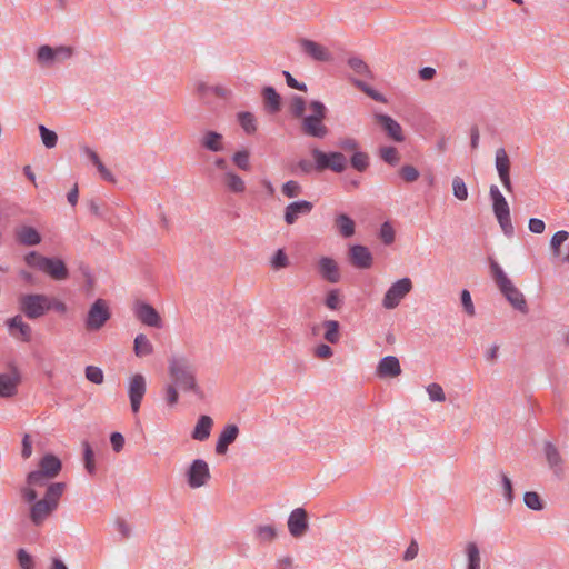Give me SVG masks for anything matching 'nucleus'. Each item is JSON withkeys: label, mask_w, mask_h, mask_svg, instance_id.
I'll use <instances>...</instances> for the list:
<instances>
[{"label": "nucleus", "mask_w": 569, "mask_h": 569, "mask_svg": "<svg viewBox=\"0 0 569 569\" xmlns=\"http://www.w3.org/2000/svg\"><path fill=\"white\" fill-rule=\"evenodd\" d=\"M200 146L211 152H221L224 150V138L221 133L209 130L206 131L199 141Z\"/></svg>", "instance_id": "obj_28"}, {"label": "nucleus", "mask_w": 569, "mask_h": 569, "mask_svg": "<svg viewBox=\"0 0 569 569\" xmlns=\"http://www.w3.org/2000/svg\"><path fill=\"white\" fill-rule=\"evenodd\" d=\"M525 505L535 511H540L543 509V503L539 497V495L535 491H528L523 496Z\"/></svg>", "instance_id": "obj_53"}, {"label": "nucleus", "mask_w": 569, "mask_h": 569, "mask_svg": "<svg viewBox=\"0 0 569 569\" xmlns=\"http://www.w3.org/2000/svg\"><path fill=\"white\" fill-rule=\"evenodd\" d=\"M24 260L29 267L47 273L54 280H66L69 276L66 263L59 258H48L32 251L24 257Z\"/></svg>", "instance_id": "obj_5"}, {"label": "nucleus", "mask_w": 569, "mask_h": 569, "mask_svg": "<svg viewBox=\"0 0 569 569\" xmlns=\"http://www.w3.org/2000/svg\"><path fill=\"white\" fill-rule=\"evenodd\" d=\"M301 47L303 52L310 56L316 61L326 62L332 59V56L329 52V50L316 41L305 39L301 41Z\"/></svg>", "instance_id": "obj_25"}, {"label": "nucleus", "mask_w": 569, "mask_h": 569, "mask_svg": "<svg viewBox=\"0 0 569 569\" xmlns=\"http://www.w3.org/2000/svg\"><path fill=\"white\" fill-rule=\"evenodd\" d=\"M18 302L19 310L28 319H38L49 311L48 296L42 293L21 295Z\"/></svg>", "instance_id": "obj_8"}, {"label": "nucleus", "mask_w": 569, "mask_h": 569, "mask_svg": "<svg viewBox=\"0 0 569 569\" xmlns=\"http://www.w3.org/2000/svg\"><path fill=\"white\" fill-rule=\"evenodd\" d=\"M461 303H462L463 310L466 311V313L468 316H475V313H476L475 306H473V302L471 299V295L467 289H463L461 291Z\"/></svg>", "instance_id": "obj_64"}, {"label": "nucleus", "mask_w": 569, "mask_h": 569, "mask_svg": "<svg viewBox=\"0 0 569 569\" xmlns=\"http://www.w3.org/2000/svg\"><path fill=\"white\" fill-rule=\"evenodd\" d=\"M51 479L52 478L47 477V475L37 469L28 473L26 481L28 486L44 487Z\"/></svg>", "instance_id": "obj_47"}, {"label": "nucleus", "mask_w": 569, "mask_h": 569, "mask_svg": "<svg viewBox=\"0 0 569 569\" xmlns=\"http://www.w3.org/2000/svg\"><path fill=\"white\" fill-rule=\"evenodd\" d=\"M322 327L325 329L323 338L329 343H337L340 340V325L337 320H325L322 322Z\"/></svg>", "instance_id": "obj_38"}, {"label": "nucleus", "mask_w": 569, "mask_h": 569, "mask_svg": "<svg viewBox=\"0 0 569 569\" xmlns=\"http://www.w3.org/2000/svg\"><path fill=\"white\" fill-rule=\"evenodd\" d=\"M496 219H497L501 230L503 231V233L507 237H512L513 232H515V229H513V226H512V222H511L510 213L507 214V216L498 217Z\"/></svg>", "instance_id": "obj_63"}, {"label": "nucleus", "mask_w": 569, "mask_h": 569, "mask_svg": "<svg viewBox=\"0 0 569 569\" xmlns=\"http://www.w3.org/2000/svg\"><path fill=\"white\" fill-rule=\"evenodd\" d=\"M86 378L96 385H101L103 382V371L99 367L88 366L86 368Z\"/></svg>", "instance_id": "obj_58"}, {"label": "nucleus", "mask_w": 569, "mask_h": 569, "mask_svg": "<svg viewBox=\"0 0 569 569\" xmlns=\"http://www.w3.org/2000/svg\"><path fill=\"white\" fill-rule=\"evenodd\" d=\"M281 192L287 198H297L302 193V187L298 181L289 180L282 184Z\"/></svg>", "instance_id": "obj_50"}, {"label": "nucleus", "mask_w": 569, "mask_h": 569, "mask_svg": "<svg viewBox=\"0 0 569 569\" xmlns=\"http://www.w3.org/2000/svg\"><path fill=\"white\" fill-rule=\"evenodd\" d=\"M227 92L228 91L222 87H211L202 81H199L196 84V93L198 94L199 99H201L203 102H209L211 96L224 98Z\"/></svg>", "instance_id": "obj_32"}, {"label": "nucleus", "mask_w": 569, "mask_h": 569, "mask_svg": "<svg viewBox=\"0 0 569 569\" xmlns=\"http://www.w3.org/2000/svg\"><path fill=\"white\" fill-rule=\"evenodd\" d=\"M164 398H166L167 403L171 407L178 403L179 393L177 390V386L173 382L168 383L164 387Z\"/></svg>", "instance_id": "obj_59"}, {"label": "nucleus", "mask_w": 569, "mask_h": 569, "mask_svg": "<svg viewBox=\"0 0 569 569\" xmlns=\"http://www.w3.org/2000/svg\"><path fill=\"white\" fill-rule=\"evenodd\" d=\"M134 317L143 325L162 328V319L159 312L148 302L137 301L133 307Z\"/></svg>", "instance_id": "obj_12"}, {"label": "nucleus", "mask_w": 569, "mask_h": 569, "mask_svg": "<svg viewBox=\"0 0 569 569\" xmlns=\"http://www.w3.org/2000/svg\"><path fill=\"white\" fill-rule=\"evenodd\" d=\"M210 479V469L208 463L202 459H196L187 471L188 485L192 489L204 486Z\"/></svg>", "instance_id": "obj_11"}, {"label": "nucleus", "mask_w": 569, "mask_h": 569, "mask_svg": "<svg viewBox=\"0 0 569 569\" xmlns=\"http://www.w3.org/2000/svg\"><path fill=\"white\" fill-rule=\"evenodd\" d=\"M379 236H380L381 241L385 244L389 246V244L393 243L395 229L389 221H386L381 224Z\"/></svg>", "instance_id": "obj_56"}, {"label": "nucleus", "mask_w": 569, "mask_h": 569, "mask_svg": "<svg viewBox=\"0 0 569 569\" xmlns=\"http://www.w3.org/2000/svg\"><path fill=\"white\" fill-rule=\"evenodd\" d=\"M313 209V203L307 200H298L290 202L283 212V220L287 224L291 226L302 217L308 216Z\"/></svg>", "instance_id": "obj_17"}, {"label": "nucleus", "mask_w": 569, "mask_h": 569, "mask_svg": "<svg viewBox=\"0 0 569 569\" xmlns=\"http://www.w3.org/2000/svg\"><path fill=\"white\" fill-rule=\"evenodd\" d=\"M491 277L507 301L518 311L528 312V305L523 293L512 283L499 263L490 261Z\"/></svg>", "instance_id": "obj_3"}, {"label": "nucleus", "mask_w": 569, "mask_h": 569, "mask_svg": "<svg viewBox=\"0 0 569 569\" xmlns=\"http://www.w3.org/2000/svg\"><path fill=\"white\" fill-rule=\"evenodd\" d=\"M401 373L400 362L395 356H386L380 359L377 368L376 375L379 378H395Z\"/></svg>", "instance_id": "obj_23"}, {"label": "nucleus", "mask_w": 569, "mask_h": 569, "mask_svg": "<svg viewBox=\"0 0 569 569\" xmlns=\"http://www.w3.org/2000/svg\"><path fill=\"white\" fill-rule=\"evenodd\" d=\"M325 303L331 310L339 309L340 305H341V299H340L339 290L338 289H331L328 292L327 297H326Z\"/></svg>", "instance_id": "obj_60"}, {"label": "nucleus", "mask_w": 569, "mask_h": 569, "mask_svg": "<svg viewBox=\"0 0 569 569\" xmlns=\"http://www.w3.org/2000/svg\"><path fill=\"white\" fill-rule=\"evenodd\" d=\"M568 238H569V232L566 230L557 231L552 236V238L550 240V248H551V253H552L553 259L558 260L560 258V254H561L560 247L565 241L568 240Z\"/></svg>", "instance_id": "obj_42"}, {"label": "nucleus", "mask_w": 569, "mask_h": 569, "mask_svg": "<svg viewBox=\"0 0 569 569\" xmlns=\"http://www.w3.org/2000/svg\"><path fill=\"white\" fill-rule=\"evenodd\" d=\"M495 164L503 188L508 192H512V183L510 179V159L503 148L497 149Z\"/></svg>", "instance_id": "obj_16"}, {"label": "nucleus", "mask_w": 569, "mask_h": 569, "mask_svg": "<svg viewBox=\"0 0 569 569\" xmlns=\"http://www.w3.org/2000/svg\"><path fill=\"white\" fill-rule=\"evenodd\" d=\"M412 281L408 277L401 278L393 282L383 296V308L387 310L397 308L401 300L412 290Z\"/></svg>", "instance_id": "obj_10"}, {"label": "nucleus", "mask_w": 569, "mask_h": 569, "mask_svg": "<svg viewBox=\"0 0 569 569\" xmlns=\"http://www.w3.org/2000/svg\"><path fill=\"white\" fill-rule=\"evenodd\" d=\"M64 482H51L48 485L42 499L31 505L29 518L33 526L40 527L58 509L59 501L66 490Z\"/></svg>", "instance_id": "obj_2"}, {"label": "nucleus", "mask_w": 569, "mask_h": 569, "mask_svg": "<svg viewBox=\"0 0 569 569\" xmlns=\"http://www.w3.org/2000/svg\"><path fill=\"white\" fill-rule=\"evenodd\" d=\"M429 399L431 401L443 402L446 401V395L442 387L439 383L432 382L426 388Z\"/></svg>", "instance_id": "obj_55"}, {"label": "nucleus", "mask_w": 569, "mask_h": 569, "mask_svg": "<svg viewBox=\"0 0 569 569\" xmlns=\"http://www.w3.org/2000/svg\"><path fill=\"white\" fill-rule=\"evenodd\" d=\"M277 536V528L272 525H260L254 529V537L261 543L272 542Z\"/></svg>", "instance_id": "obj_37"}, {"label": "nucleus", "mask_w": 569, "mask_h": 569, "mask_svg": "<svg viewBox=\"0 0 569 569\" xmlns=\"http://www.w3.org/2000/svg\"><path fill=\"white\" fill-rule=\"evenodd\" d=\"M82 449H83L84 468L88 471V473L94 475L96 462H94L93 449L87 440L82 441Z\"/></svg>", "instance_id": "obj_44"}, {"label": "nucleus", "mask_w": 569, "mask_h": 569, "mask_svg": "<svg viewBox=\"0 0 569 569\" xmlns=\"http://www.w3.org/2000/svg\"><path fill=\"white\" fill-rule=\"evenodd\" d=\"M20 380V373L17 369H13L9 373H0V398L16 396Z\"/></svg>", "instance_id": "obj_21"}, {"label": "nucleus", "mask_w": 569, "mask_h": 569, "mask_svg": "<svg viewBox=\"0 0 569 569\" xmlns=\"http://www.w3.org/2000/svg\"><path fill=\"white\" fill-rule=\"evenodd\" d=\"M306 111V100L300 96H295L290 102V112L293 118L301 119Z\"/></svg>", "instance_id": "obj_52"}, {"label": "nucleus", "mask_w": 569, "mask_h": 569, "mask_svg": "<svg viewBox=\"0 0 569 569\" xmlns=\"http://www.w3.org/2000/svg\"><path fill=\"white\" fill-rule=\"evenodd\" d=\"M348 254L350 263L358 269H369L373 263V257L366 246L353 244Z\"/></svg>", "instance_id": "obj_18"}, {"label": "nucleus", "mask_w": 569, "mask_h": 569, "mask_svg": "<svg viewBox=\"0 0 569 569\" xmlns=\"http://www.w3.org/2000/svg\"><path fill=\"white\" fill-rule=\"evenodd\" d=\"M266 109L269 113H277L280 111L281 102L280 96L277 93L274 88L264 87L262 90Z\"/></svg>", "instance_id": "obj_35"}, {"label": "nucleus", "mask_w": 569, "mask_h": 569, "mask_svg": "<svg viewBox=\"0 0 569 569\" xmlns=\"http://www.w3.org/2000/svg\"><path fill=\"white\" fill-rule=\"evenodd\" d=\"M310 114L301 118V132L310 138L323 139L328 136L329 129L323 123L327 117V107L318 100L309 103Z\"/></svg>", "instance_id": "obj_4"}, {"label": "nucleus", "mask_w": 569, "mask_h": 569, "mask_svg": "<svg viewBox=\"0 0 569 569\" xmlns=\"http://www.w3.org/2000/svg\"><path fill=\"white\" fill-rule=\"evenodd\" d=\"M238 122L247 134H252L257 131L256 117L249 111H241L238 113Z\"/></svg>", "instance_id": "obj_39"}, {"label": "nucleus", "mask_w": 569, "mask_h": 569, "mask_svg": "<svg viewBox=\"0 0 569 569\" xmlns=\"http://www.w3.org/2000/svg\"><path fill=\"white\" fill-rule=\"evenodd\" d=\"M38 469L47 475V477L49 478H56L61 469H62V463H61V460L52 455V453H46L39 461L38 463Z\"/></svg>", "instance_id": "obj_27"}, {"label": "nucleus", "mask_w": 569, "mask_h": 569, "mask_svg": "<svg viewBox=\"0 0 569 569\" xmlns=\"http://www.w3.org/2000/svg\"><path fill=\"white\" fill-rule=\"evenodd\" d=\"M543 453L549 469L552 471L555 477L561 479L565 473V459L557 446L551 441H546L543 443Z\"/></svg>", "instance_id": "obj_15"}, {"label": "nucleus", "mask_w": 569, "mask_h": 569, "mask_svg": "<svg viewBox=\"0 0 569 569\" xmlns=\"http://www.w3.org/2000/svg\"><path fill=\"white\" fill-rule=\"evenodd\" d=\"M153 351V345L144 333L136 336L133 341V352L138 358L150 356Z\"/></svg>", "instance_id": "obj_34"}, {"label": "nucleus", "mask_w": 569, "mask_h": 569, "mask_svg": "<svg viewBox=\"0 0 569 569\" xmlns=\"http://www.w3.org/2000/svg\"><path fill=\"white\" fill-rule=\"evenodd\" d=\"M169 375L172 382L182 391H190L202 397L203 392L197 382V367L186 356H174L169 360Z\"/></svg>", "instance_id": "obj_1"}, {"label": "nucleus", "mask_w": 569, "mask_h": 569, "mask_svg": "<svg viewBox=\"0 0 569 569\" xmlns=\"http://www.w3.org/2000/svg\"><path fill=\"white\" fill-rule=\"evenodd\" d=\"M376 122L383 129L390 139L396 142L405 141V134L401 126L388 114H375Z\"/></svg>", "instance_id": "obj_19"}, {"label": "nucleus", "mask_w": 569, "mask_h": 569, "mask_svg": "<svg viewBox=\"0 0 569 569\" xmlns=\"http://www.w3.org/2000/svg\"><path fill=\"white\" fill-rule=\"evenodd\" d=\"M311 154L315 160L317 171L331 170L336 173L343 172L348 167V160L342 152H323L317 148L312 149Z\"/></svg>", "instance_id": "obj_7"}, {"label": "nucleus", "mask_w": 569, "mask_h": 569, "mask_svg": "<svg viewBox=\"0 0 569 569\" xmlns=\"http://www.w3.org/2000/svg\"><path fill=\"white\" fill-rule=\"evenodd\" d=\"M110 317L111 311L108 302L99 298L89 308L84 320L86 329L88 331H98L106 325Z\"/></svg>", "instance_id": "obj_9"}, {"label": "nucleus", "mask_w": 569, "mask_h": 569, "mask_svg": "<svg viewBox=\"0 0 569 569\" xmlns=\"http://www.w3.org/2000/svg\"><path fill=\"white\" fill-rule=\"evenodd\" d=\"M352 71L359 76L372 79V72L369 66L359 57H351L347 61Z\"/></svg>", "instance_id": "obj_40"}, {"label": "nucleus", "mask_w": 569, "mask_h": 569, "mask_svg": "<svg viewBox=\"0 0 569 569\" xmlns=\"http://www.w3.org/2000/svg\"><path fill=\"white\" fill-rule=\"evenodd\" d=\"M501 486H502V492L505 496V499L507 502H511L513 499V490H512V482L511 479L505 473L501 472Z\"/></svg>", "instance_id": "obj_61"}, {"label": "nucleus", "mask_w": 569, "mask_h": 569, "mask_svg": "<svg viewBox=\"0 0 569 569\" xmlns=\"http://www.w3.org/2000/svg\"><path fill=\"white\" fill-rule=\"evenodd\" d=\"M489 194L492 201V210L496 218L510 213L509 204L496 184L490 186Z\"/></svg>", "instance_id": "obj_30"}, {"label": "nucleus", "mask_w": 569, "mask_h": 569, "mask_svg": "<svg viewBox=\"0 0 569 569\" xmlns=\"http://www.w3.org/2000/svg\"><path fill=\"white\" fill-rule=\"evenodd\" d=\"M380 158L388 164L395 167L400 161V154L397 148L387 146L379 149Z\"/></svg>", "instance_id": "obj_43"}, {"label": "nucleus", "mask_w": 569, "mask_h": 569, "mask_svg": "<svg viewBox=\"0 0 569 569\" xmlns=\"http://www.w3.org/2000/svg\"><path fill=\"white\" fill-rule=\"evenodd\" d=\"M335 227L343 238H350L355 234L356 223L346 213H339L336 216Z\"/></svg>", "instance_id": "obj_33"}, {"label": "nucleus", "mask_w": 569, "mask_h": 569, "mask_svg": "<svg viewBox=\"0 0 569 569\" xmlns=\"http://www.w3.org/2000/svg\"><path fill=\"white\" fill-rule=\"evenodd\" d=\"M337 146L341 150H343L346 152H352V153L360 149L359 142L355 138L339 139V141L337 142Z\"/></svg>", "instance_id": "obj_62"}, {"label": "nucleus", "mask_w": 569, "mask_h": 569, "mask_svg": "<svg viewBox=\"0 0 569 569\" xmlns=\"http://www.w3.org/2000/svg\"><path fill=\"white\" fill-rule=\"evenodd\" d=\"M147 390L146 378L141 373L133 375L129 380L128 396L130 399V406L133 413H137L140 409L141 401Z\"/></svg>", "instance_id": "obj_13"}, {"label": "nucleus", "mask_w": 569, "mask_h": 569, "mask_svg": "<svg viewBox=\"0 0 569 569\" xmlns=\"http://www.w3.org/2000/svg\"><path fill=\"white\" fill-rule=\"evenodd\" d=\"M10 336L16 339L29 342L31 340V327L23 321L22 316L17 315L6 321Z\"/></svg>", "instance_id": "obj_20"}, {"label": "nucleus", "mask_w": 569, "mask_h": 569, "mask_svg": "<svg viewBox=\"0 0 569 569\" xmlns=\"http://www.w3.org/2000/svg\"><path fill=\"white\" fill-rule=\"evenodd\" d=\"M467 558V569H481V556L479 547L476 542H467L465 547Z\"/></svg>", "instance_id": "obj_36"}, {"label": "nucleus", "mask_w": 569, "mask_h": 569, "mask_svg": "<svg viewBox=\"0 0 569 569\" xmlns=\"http://www.w3.org/2000/svg\"><path fill=\"white\" fill-rule=\"evenodd\" d=\"M74 50L70 46L51 47L42 44L37 49L36 61L41 68H52L72 58Z\"/></svg>", "instance_id": "obj_6"}, {"label": "nucleus", "mask_w": 569, "mask_h": 569, "mask_svg": "<svg viewBox=\"0 0 569 569\" xmlns=\"http://www.w3.org/2000/svg\"><path fill=\"white\" fill-rule=\"evenodd\" d=\"M17 560L22 569H34L36 567L33 557L26 549H18Z\"/></svg>", "instance_id": "obj_54"}, {"label": "nucleus", "mask_w": 569, "mask_h": 569, "mask_svg": "<svg viewBox=\"0 0 569 569\" xmlns=\"http://www.w3.org/2000/svg\"><path fill=\"white\" fill-rule=\"evenodd\" d=\"M213 427V419L210 416L202 415L198 418V421L191 432L192 439L197 441H204L210 437L211 429Z\"/></svg>", "instance_id": "obj_31"}, {"label": "nucleus", "mask_w": 569, "mask_h": 569, "mask_svg": "<svg viewBox=\"0 0 569 569\" xmlns=\"http://www.w3.org/2000/svg\"><path fill=\"white\" fill-rule=\"evenodd\" d=\"M273 270H280L289 266V258L283 249H278L270 260Z\"/></svg>", "instance_id": "obj_51"}, {"label": "nucleus", "mask_w": 569, "mask_h": 569, "mask_svg": "<svg viewBox=\"0 0 569 569\" xmlns=\"http://www.w3.org/2000/svg\"><path fill=\"white\" fill-rule=\"evenodd\" d=\"M452 192H453V196L460 201H465L468 199V196H469L468 188H467L463 179L459 176H456L452 179Z\"/></svg>", "instance_id": "obj_46"}, {"label": "nucleus", "mask_w": 569, "mask_h": 569, "mask_svg": "<svg viewBox=\"0 0 569 569\" xmlns=\"http://www.w3.org/2000/svg\"><path fill=\"white\" fill-rule=\"evenodd\" d=\"M16 240L23 246L32 247L41 242L38 230L30 226H20L14 229Z\"/></svg>", "instance_id": "obj_26"}, {"label": "nucleus", "mask_w": 569, "mask_h": 569, "mask_svg": "<svg viewBox=\"0 0 569 569\" xmlns=\"http://www.w3.org/2000/svg\"><path fill=\"white\" fill-rule=\"evenodd\" d=\"M318 272L322 279L330 283L340 280V270L337 262L330 257H321L318 261Z\"/></svg>", "instance_id": "obj_22"}, {"label": "nucleus", "mask_w": 569, "mask_h": 569, "mask_svg": "<svg viewBox=\"0 0 569 569\" xmlns=\"http://www.w3.org/2000/svg\"><path fill=\"white\" fill-rule=\"evenodd\" d=\"M39 132L42 140V143L46 148L51 149L57 146L58 142V136L54 131L48 129L46 126L40 124L39 126Z\"/></svg>", "instance_id": "obj_48"}, {"label": "nucleus", "mask_w": 569, "mask_h": 569, "mask_svg": "<svg viewBox=\"0 0 569 569\" xmlns=\"http://www.w3.org/2000/svg\"><path fill=\"white\" fill-rule=\"evenodd\" d=\"M350 164L355 170L359 172L366 171L370 164L369 154L367 152L360 151V149L357 150L350 158Z\"/></svg>", "instance_id": "obj_41"}, {"label": "nucleus", "mask_w": 569, "mask_h": 569, "mask_svg": "<svg viewBox=\"0 0 569 569\" xmlns=\"http://www.w3.org/2000/svg\"><path fill=\"white\" fill-rule=\"evenodd\" d=\"M233 164L243 171H250V152L248 150H239L232 154Z\"/></svg>", "instance_id": "obj_45"}, {"label": "nucleus", "mask_w": 569, "mask_h": 569, "mask_svg": "<svg viewBox=\"0 0 569 569\" xmlns=\"http://www.w3.org/2000/svg\"><path fill=\"white\" fill-rule=\"evenodd\" d=\"M239 435L238 426L233 423H229L223 427L221 430L217 443H216V452L218 455H224L228 450V447L233 443Z\"/></svg>", "instance_id": "obj_24"}, {"label": "nucleus", "mask_w": 569, "mask_h": 569, "mask_svg": "<svg viewBox=\"0 0 569 569\" xmlns=\"http://www.w3.org/2000/svg\"><path fill=\"white\" fill-rule=\"evenodd\" d=\"M399 174L408 183L417 181L420 176L418 169L411 164H405L401 167Z\"/></svg>", "instance_id": "obj_57"}, {"label": "nucleus", "mask_w": 569, "mask_h": 569, "mask_svg": "<svg viewBox=\"0 0 569 569\" xmlns=\"http://www.w3.org/2000/svg\"><path fill=\"white\" fill-rule=\"evenodd\" d=\"M289 533L299 539L306 535L309 529L308 512L303 508L293 509L287 521Z\"/></svg>", "instance_id": "obj_14"}, {"label": "nucleus", "mask_w": 569, "mask_h": 569, "mask_svg": "<svg viewBox=\"0 0 569 569\" xmlns=\"http://www.w3.org/2000/svg\"><path fill=\"white\" fill-rule=\"evenodd\" d=\"M220 180L226 190L231 193L240 194L246 191L244 180L233 170L223 172Z\"/></svg>", "instance_id": "obj_29"}, {"label": "nucleus", "mask_w": 569, "mask_h": 569, "mask_svg": "<svg viewBox=\"0 0 569 569\" xmlns=\"http://www.w3.org/2000/svg\"><path fill=\"white\" fill-rule=\"evenodd\" d=\"M352 83L362 92H365L368 97L373 99L378 102H386L385 97L378 92L377 90L372 89L370 86H368L366 82L359 80V79H352Z\"/></svg>", "instance_id": "obj_49"}]
</instances>
